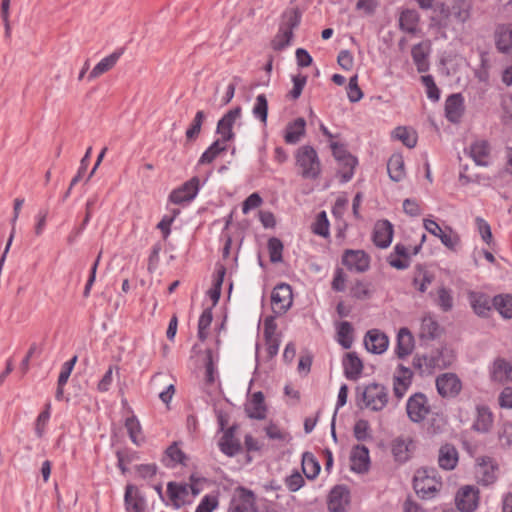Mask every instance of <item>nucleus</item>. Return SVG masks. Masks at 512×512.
<instances>
[{
	"label": "nucleus",
	"instance_id": "1",
	"mask_svg": "<svg viewBox=\"0 0 512 512\" xmlns=\"http://www.w3.org/2000/svg\"><path fill=\"white\" fill-rule=\"evenodd\" d=\"M441 487V477L435 468L421 467L416 470L413 477V488L420 498H433Z\"/></svg>",
	"mask_w": 512,
	"mask_h": 512
},
{
	"label": "nucleus",
	"instance_id": "2",
	"mask_svg": "<svg viewBox=\"0 0 512 512\" xmlns=\"http://www.w3.org/2000/svg\"><path fill=\"white\" fill-rule=\"evenodd\" d=\"M296 164L301 168V176L305 179H316L321 172V164L317 152L312 146L305 145L296 152Z\"/></svg>",
	"mask_w": 512,
	"mask_h": 512
},
{
	"label": "nucleus",
	"instance_id": "3",
	"mask_svg": "<svg viewBox=\"0 0 512 512\" xmlns=\"http://www.w3.org/2000/svg\"><path fill=\"white\" fill-rule=\"evenodd\" d=\"M364 407L372 411H382L388 403V390L379 383L367 385L362 392Z\"/></svg>",
	"mask_w": 512,
	"mask_h": 512
},
{
	"label": "nucleus",
	"instance_id": "4",
	"mask_svg": "<svg viewBox=\"0 0 512 512\" xmlns=\"http://www.w3.org/2000/svg\"><path fill=\"white\" fill-rule=\"evenodd\" d=\"M333 156L342 165L340 170L341 182L346 183L350 181L354 175V169L358 163L357 158L351 155L344 147L338 142H331Z\"/></svg>",
	"mask_w": 512,
	"mask_h": 512
},
{
	"label": "nucleus",
	"instance_id": "5",
	"mask_svg": "<svg viewBox=\"0 0 512 512\" xmlns=\"http://www.w3.org/2000/svg\"><path fill=\"white\" fill-rule=\"evenodd\" d=\"M406 411L412 422H422L430 413V406L426 395L418 392L410 396L407 400Z\"/></svg>",
	"mask_w": 512,
	"mask_h": 512
},
{
	"label": "nucleus",
	"instance_id": "6",
	"mask_svg": "<svg viewBox=\"0 0 512 512\" xmlns=\"http://www.w3.org/2000/svg\"><path fill=\"white\" fill-rule=\"evenodd\" d=\"M293 302L292 289L286 283L276 285L271 293V306L274 313L281 315L291 307Z\"/></svg>",
	"mask_w": 512,
	"mask_h": 512
},
{
	"label": "nucleus",
	"instance_id": "7",
	"mask_svg": "<svg viewBox=\"0 0 512 512\" xmlns=\"http://www.w3.org/2000/svg\"><path fill=\"white\" fill-rule=\"evenodd\" d=\"M454 358L452 350L446 347L436 349L424 357L426 371L432 373L435 369H446L453 363Z\"/></svg>",
	"mask_w": 512,
	"mask_h": 512
},
{
	"label": "nucleus",
	"instance_id": "8",
	"mask_svg": "<svg viewBox=\"0 0 512 512\" xmlns=\"http://www.w3.org/2000/svg\"><path fill=\"white\" fill-rule=\"evenodd\" d=\"M199 188L200 179L197 176H194L183 183L180 187L174 189L169 195V200L174 204L190 202L196 197Z\"/></svg>",
	"mask_w": 512,
	"mask_h": 512
},
{
	"label": "nucleus",
	"instance_id": "9",
	"mask_svg": "<svg viewBox=\"0 0 512 512\" xmlns=\"http://www.w3.org/2000/svg\"><path fill=\"white\" fill-rule=\"evenodd\" d=\"M342 264L351 271L363 273L370 267V256L363 250L347 249L343 253Z\"/></svg>",
	"mask_w": 512,
	"mask_h": 512
},
{
	"label": "nucleus",
	"instance_id": "10",
	"mask_svg": "<svg viewBox=\"0 0 512 512\" xmlns=\"http://www.w3.org/2000/svg\"><path fill=\"white\" fill-rule=\"evenodd\" d=\"M242 109L240 106H237L231 110H229L224 116L218 121L216 132L221 135V139L223 142L232 141L235 138V133L233 132V126L237 119L241 117Z\"/></svg>",
	"mask_w": 512,
	"mask_h": 512
},
{
	"label": "nucleus",
	"instance_id": "11",
	"mask_svg": "<svg viewBox=\"0 0 512 512\" xmlns=\"http://www.w3.org/2000/svg\"><path fill=\"white\" fill-rule=\"evenodd\" d=\"M461 387V381L454 373H444L436 378V388L442 397L457 396Z\"/></svg>",
	"mask_w": 512,
	"mask_h": 512
},
{
	"label": "nucleus",
	"instance_id": "12",
	"mask_svg": "<svg viewBox=\"0 0 512 512\" xmlns=\"http://www.w3.org/2000/svg\"><path fill=\"white\" fill-rule=\"evenodd\" d=\"M479 490L472 486L461 488L456 495V506L462 512H472L478 507Z\"/></svg>",
	"mask_w": 512,
	"mask_h": 512
},
{
	"label": "nucleus",
	"instance_id": "13",
	"mask_svg": "<svg viewBox=\"0 0 512 512\" xmlns=\"http://www.w3.org/2000/svg\"><path fill=\"white\" fill-rule=\"evenodd\" d=\"M364 345L369 352L373 354H382L388 348L389 338L379 329H371L364 337Z\"/></svg>",
	"mask_w": 512,
	"mask_h": 512
},
{
	"label": "nucleus",
	"instance_id": "14",
	"mask_svg": "<svg viewBox=\"0 0 512 512\" xmlns=\"http://www.w3.org/2000/svg\"><path fill=\"white\" fill-rule=\"evenodd\" d=\"M124 504L126 512H143L146 500L135 485L128 484L125 487Z\"/></svg>",
	"mask_w": 512,
	"mask_h": 512
},
{
	"label": "nucleus",
	"instance_id": "15",
	"mask_svg": "<svg viewBox=\"0 0 512 512\" xmlns=\"http://www.w3.org/2000/svg\"><path fill=\"white\" fill-rule=\"evenodd\" d=\"M167 494L176 509L190 503L186 500L189 495V484L170 481L167 484Z\"/></svg>",
	"mask_w": 512,
	"mask_h": 512
},
{
	"label": "nucleus",
	"instance_id": "16",
	"mask_svg": "<svg viewBox=\"0 0 512 512\" xmlns=\"http://www.w3.org/2000/svg\"><path fill=\"white\" fill-rule=\"evenodd\" d=\"M464 113V98L460 93L448 96L445 101V115L451 123H458Z\"/></svg>",
	"mask_w": 512,
	"mask_h": 512
},
{
	"label": "nucleus",
	"instance_id": "17",
	"mask_svg": "<svg viewBox=\"0 0 512 512\" xmlns=\"http://www.w3.org/2000/svg\"><path fill=\"white\" fill-rule=\"evenodd\" d=\"M393 225L388 220H380L375 224L373 242L379 248H387L392 241Z\"/></svg>",
	"mask_w": 512,
	"mask_h": 512
},
{
	"label": "nucleus",
	"instance_id": "18",
	"mask_svg": "<svg viewBox=\"0 0 512 512\" xmlns=\"http://www.w3.org/2000/svg\"><path fill=\"white\" fill-rule=\"evenodd\" d=\"M245 412L251 419L263 420L266 418L267 407L264 401V394L261 391L255 392L250 401L245 405Z\"/></svg>",
	"mask_w": 512,
	"mask_h": 512
},
{
	"label": "nucleus",
	"instance_id": "19",
	"mask_svg": "<svg viewBox=\"0 0 512 512\" xmlns=\"http://www.w3.org/2000/svg\"><path fill=\"white\" fill-rule=\"evenodd\" d=\"M344 375L349 380H357L363 370V362L356 352H347L342 360Z\"/></svg>",
	"mask_w": 512,
	"mask_h": 512
},
{
	"label": "nucleus",
	"instance_id": "20",
	"mask_svg": "<svg viewBox=\"0 0 512 512\" xmlns=\"http://www.w3.org/2000/svg\"><path fill=\"white\" fill-rule=\"evenodd\" d=\"M414 349V337L406 327L400 328L397 334V344L395 354L398 358L404 359L412 353Z\"/></svg>",
	"mask_w": 512,
	"mask_h": 512
},
{
	"label": "nucleus",
	"instance_id": "21",
	"mask_svg": "<svg viewBox=\"0 0 512 512\" xmlns=\"http://www.w3.org/2000/svg\"><path fill=\"white\" fill-rule=\"evenodd\" d=\"M458 463V451L453 444L446 443L442 445L438 453L439 467L450 471L453 470Z\"/></svg>",
	"mask_w": 512,
	"mask_h": 512
},
{
	"label": "nucleus",
	"instance_id": "22",
	"mask_svg": "<svg viewBox=\"0 0 512 512\" xmlns=\"http://www.w3.org/2000/svg\"><path fill=\"white\" fill-rule=\"evenodd\" d=\"M302 19V11L298 7L288 8L281 15L279 28L293 36V31L296 29Z\"/></svg>",
	"mask_w": 512,
	"mask_h": 512
},
{
	"label": "nucleus",
	"instance_id": "23",
	"mask_svg": "<svg viewBox=\"0 0 512 512\" xmlns=\"http://www.w3.org/2000/svg\"><path fill=\"white\" fill-rule=\"evenodd\" d=\"M468 298L475 314L479 317H488L493 307L488 295L481 292H470Z\"/></svg>",
	"mask_w": 512,
	"mask_h": 512
},
{
	"label": "nucleus",
	"instance_id": "24",
	"mask_svg": "<svg viewBox=\"0 0 512 512\" xmlns=\"http://www.w3.org/2000/svg\"><path fill=\"white\" fill-rule=\"evenodd\" d=\"M351 469L358 473H364L369 469V450L364 445H357L351 453Z\"/></svg>",
	"mask_w": 512,
	"mask_h": 512
},
{
	"label": "nucleus",
	"instance_id": "25",
	"mask_svg": "<svg viewBox=\"0 0 512 512\" xmlns=\"http://www.w3.org/2000/svg\"><path fill=\"white\" fill-rule=\"evenodd\" d=\"M491 379L498 383L512 381V365L503 358H497L491 369Z\"/></svg>",
	"mask_w": 512,
	"mask_h": 512
},
{
	"label": "nucleus",
	"instance_id": "26",
	"mask_svg": "<svg viewBox=\"0 0 512 512\" xmlns=\"http://www.w3.org/2000/svg\"><path fill=\"white\" fill-rule=\"evenodd\" d=\"M472 8V0H454L450 9V15L457 22L464 24L471 17Z\"/></svg>",
	"mask_w": 512,
	"mask_h": 512
},
{
	"label": "nucleus",
	"instance_id": "27",
	"mask_svg": "<svg viewBox=\"0 0 512 512\" xmlns=\"http://www.w3.org/2000/svg\"><path fill=\"white\" fill-rule=\"evenodd\" d=\"M420 15L416 10L406 9L401 12L399 17V28L403 32L409 34H416L418 31V24Z\"/></svg>",
	"mask_w": 512,
	"mask_h": 512
},
{
	"label": "nucleus",
	"instance_id": "28",
	"mask_svg": "<svg viewBox=\"0 0 512 512\" xmlns=\"http://www.w3.org/2000/svg\"><path fill=\"white\" fill-rule=\"evenodd\" d=\"M493 425V414L487 406L477 407V416L472 429L479 433H487Z\"/></svg>",
	"mask_w": 512,
	"mask_h": 512
},
{
	"label": "nucleus",
	"instance_id": "29",
	"mask_svg": "<svg viewBox=\"0 0 512 512\" xmlns=\"http://www.w3.org/2000/svg\"><path fill=\"white\" fill-rule=\"evenodd\" d=\"M306 121L304 118L299 117L293 122L288 123L284 135V140L287 144H296L300 141L301 137L305 134Z\"/></svg>",
	"mask_w": 512,
	"mask_h": 512
},
{
	"label": "nucleus",
	"instance_id": "30",
	"mask_svg": "<svg viewBox=\"0 0 512 512\" xmlns=\"http://www.w3.org/2000/svg\"><path fill=\"white\" fill-rule=\"evenodd\" d=\"M387 261L393 268L407 269L410 266L408 249L403 244H397L394 247V253L389 255Z\"/></svg>",
	"mask_w": 512,
	"mask_h": 512
},
{
	"label": "nucleus",
	"instance_id": "31",
	"mask_svg": "<svg viewBox=\"0 0 512 512\" xmlns=\"http://www.w3.org/2000/svg\"><path fill=\"white\" fill-rule=\"evenodd\" d=\"M496 48L501 53H507L512 49V26L503 25L495 32Z\"/></svg>",
	"mask_w": 512,
	"mask_h": 512
},
{
	"label": "nucleus",
	"instance_id": "32",
	"mask_svg": "<svg viewBox=\"0 0 512 512\" xmlns=\"http://www.w3.org/2000/svg\"><path fill=\"white\" fill-rule=\"evenodd\" d=\"M489 154L490 145L487 140H477L470 146V156L477 165L486 166Z\"/></svg>",
	"mask_w": 512,
	"mask_h": 512
},
{
	"label": "nucleus",
	"instance_id": "33",
	"mask_svg": "<svg viewBox=\"0 0 512 512\" xmlns=\"http://www.w3.org/2000/svg\"><path fill=\"white\" fill-rule=\"evenodd\" d=\"M122 55L121 50H117L110 54L109 56L103 58L90 72L88 79L92 80L100 75L106 73L107 71L111 70L119 60L120 56Z\"/></svg>",
	"mask_w": 512,
	"mask_h": 512
},
{
	"label": "nucleus",
	"instance_id": "34",
	"mask_svg": "<svg viewBox=\"0 0 512 512\" xmlns=\"http://www.w3.org/2000/svg\"><path fill=\"white\" fill-rule=\"evenodd\" d=\"M387 171L391 180L401 181L405 176L404 160L402 155L393 154L387 162Z\"/></svg>",
	"mask_w": 512,
	"mask_h": 512
},
{
	"label": "nucleus",
	"instance_id": "35",
	"mask_svg": "<svg viewBox=\"0 0 512 512\" xmlns=\"http://www.w3.org/2000/svg\"><path fill=\"white\" fill-rule=\"evenodd\" d=\"M492 305L503 318H505V319L512 318V295L511 294L496 295L492 300Z\"/></svg>",
	"mask_w": 512,
	"mask_h": 512
},
{
	"label": "nucleus",
	"instance_id": "36",
	"mask_svg": "<svg viewBox=\"0 0 512 512\" xmlns=\"http://www.w3.org/2000/svg\"><path fill=\"white\" fill-rule=\"evenodd\" d=\"M412 59L417 67L419 73L428 71L429 63L427 61L428 53L422 43H418L412 47Z\"/></svg>",
	"mask_w": 512,
	"mask_h": 512
},
{
	"label": "nucleus",
	"instance_id": "37",
	"mask_svg": "<svg viewBox=\"0 0 512 512\" xmlns=\"http://www.w3.org/2000/svg\"><path fill=\"white\" fill-rule=\"evenodd\" d=\"M225 143L226 142H223L220 139L214 141L201 155L198 164L203 165L212 163L219 154L227 150Z\"/></svg>",
	"mask_w": 512,
	"mask_h": 512
},
{
	"label": "nucleus",
	"instance_id": "38",
	"mask_svg": "<svg viewBox=\"0 0 512 512\" xmlns=\"http://www.w3.org/2000/svg\"><path fill=\"white\" fill-rule=\"evenodd\" d=\"M440 335V326L431 316L422 319L420 337L422 339L433 340Z\"/></svg>",
	"mask_w": 512,
	"mask_h": 512
},
{
	"label": "nucleus",
	"instance_id": "39",
	"mask_svg": "<svg viewBox=\"0 0 512 512\" xmlns=\"http://www.w3.org/2000/svg\"><path fill=\"white\" fill-rule=\"evenodd\" d=\"M302 470L308 479H314L320 472V464L314 455L310 452H305L302 456Z\"/></svg>",
	"mask_w": 512,
	"mask_h": 512
},
{
	"label": "nucleus",
	"instance_id": "40",
	"mask_svg": "<svg viewBox=\"0 0 512 512\" xmlns=\"http://www.w3.org/2000/svg\"><path fill=\"white\" fill-rule=\"evenodd\" d=\"M353 327L350 322L343 321L340 323L338 330H337V336H338V342L344 349H349L352 346L353 343Z\"/></svg>",
	"mask_w": 512,
	"mask_h": 512
},
{
	"label": "nucleus",
	"instance_id": "41",
	"mask_svg": "<svg viewBox=\"0 0 512 512\" xmlns=\"http://www.w3.org/2000/svg\"><path fill=\"white\" fill-rule=\"evenodd\" d=\"M226 274V268L223 265H220L216 271V276L214 278L213 286L209 289L208 295L213 301V305L217 304L221 295V287L224 280V276Z\"/></svg>",
	"mask_w": 512,
	"mask_h": 512
},
{
	"label": "nucleus",
	"instance_id": "42",
	"mask_svg": "<svg viewBox=\"0 0 512 512\" xmlns=\"http://www.w3.org/2000/svg\"><path fill=\"white\" fill-rule=\"evenodd\" d=\"M394 138L400 140L406 147L413 148L417 144V135L406 127L399 126L393 131Z\"/></svg>",
	"mask_w": 512,
	"mask_h": 512
},
{
	"label": "nucleus",
	"instance_id": "43",
	"mask_svg": "<svg viewBox=\"0 0 512 512\" xmlns=\"http://www.w3.org/2000/svg\"><path fill=\"white\" fill-rule=\"evenodd\" d=\"M233 512H256L255 497L252 491L243 489L241 501L235 505Z\"/></svg>",
	"mask_w": 512,
	"mask_h": 512
},
{
	"label": "nucleus",
	"instance_id": "44",
	"mask_svg": "<svg viewBox=\"0 0 512 512\" xmlns=\"http://www.w3.org/2000/svg\"><path fill=\"white\" fill-rule=\"evenodd\" d=\"M267 247H268V251H269L270 261L272 263L282 262V260H283L282 254H283V249H284V245H283L282 241L277 237H271L268 240Z\"/></svg>",
	"mask_w": 512,
	"mask_h": 512
},
{
	"label": "nucleus",
	"instance_id": "45",
	"mask_svg": "<svg viewBox=\"0 0 512 512\" xmlns=\"http://www.w3.org/2000/svg\"><path fill=\"white\" fill-rule=\"evenodd\" d=\"M205 117L206 115L202 110L196 113L190 127L186 130L185 133L187 141H194L195 139L198 138Z\"/></svg>",
	"mask_w": 512,
	"mask_h": 512
},
{
	"label": "nucleus",
	"instance_id": "46",
	"mask_svg": "<svg viewBox=\"0 0 512 512\" xmlns=\"http://www.w3.org/2000/svg\"><path fill=\"white\" fill-rule=\"evenodd\" d=\"M253 115L262 123L266 124L268 116V102L264 94L256 97V103L253 107Z\"/></svg>",
	"mask_w": 512,
	"mask_h": 512
},
{
	"label": "nucleus",
	"instance_id": "47",
	"mask_svg": "<svg viewBox=\"0 0 512 512\" xmlns=\"http://www.w3.org/2000/svg\"><path fill=\"white\" fill-rule=\"evenodd\" d=\"M125 427L127 429L131 441L136 445H140L141 439L139 438V436L141 434V425L137 420L136 416L132 415L131 417H128L125 421Z\"/></svg>",
	"mask_w": 512,
	"mask_h": 512
},
{
	"label": "nucleus",
	"instance_id": "48",
	"mask_svg": "<svg viewBox=\"0 0 512 512\" xmlns=\"http://www.w3.org/2000/svg\"><path fill=\"white\" fill-rule=\"evenodd\" d=\"M213 319L212 309H205L200 315L198 321V338L200 341H204L207 338V329L210 327Z\"/></svg>",
	"mask_w": 512,
	"mask_h": 512
},
{
	"label": "nucleus",
	"instance_id": "49",
	"mask_svg": "<svg viewBox=\"0 0 512 512\" xmlns=\"http://www.w3.org/2000/svg\"><path fill=\"white\" fill-rule=\"evenodd\" d=\"M312 231L316 235L322 237H327L329 235V221L325 211H322L317 215Z\"/></svg>",
	"mask_w": 512,
	"mask_h": 512
},
{
	"label": "nucleus",
	"instance_id": "50",
	"mask_svg": "<svg viewBox=\"0 0 512 512\" xmlns=\"http://www.w3.org/2000/svg\"><path fill=\"white\" fill-rule=\"evenodd\" d=\"M219 448L225 455L233 457L241 451V444L237 439H220Z\"/></svg>",
	"mask_w": 512,
	"mask_h": 512
},
{
	"label": "nucleus",
	"instance_id": "51",
	"mask_svg": "<svg viewBox=\"0 0 512 512\" xmlns=\"http://www.w3.org/2000/svg\"><path fill=\"white\" fill-rule=\"evenodd\" d=\"M293 36L289 33L278 29L277 34L271 41V47L275 51H281L290 45Z\"/></svg>",
	"mask_w": 512,
	"mask_h": 512
},
{
	"label": "nucleus",
	"instance_id": "52",
	"mask_svg": "<svg viewBox=\"0 0 512 512\" xmlns=\"http://www.w3.org/2000/svg\"><path fill=\"white\" fill-rule=\"evenodd\" d=\"M421 82L426 87L427 97L432 101H438L440 98V90L435 84L433 76L424 75L421 77Z\"/></svg>",
	"mask_w": 512,
	"mask_h": 512
},
{
	"label": "nucleus",
	"instance_id": "53",
	"mask_svg": "<svg viewBox=\"0 0 512 512\" xmlns=\"http://www.w3.org/2000/svg\"><path fill=\"white\" fill-rule=\"evenodd\" d=\"M347 95L349 101L352 103H356L360 101L363 97V92L358 85V76L354 75L349 79L348 87H347Z\"/></svg>",
	"mask_w": 512,
	"mask_h": 512
},
{
	"label": "nucleus",
	"instance_id": "54",
	"mask_svg": "<svg viewBox=\"0 0 512 512\" xmlns=\"http://www.w3.org/2000/svg\"><path fill=\"white\" fill-rule=\"evenodd\" d=\"M50 408L51 404L47 403L45 409L39 414V416L36 419L35 433L39 438H41L44 435L46 424L48 423L50 418Z\"/></svg>",
	"mask_w": 512,
	"mask_h": 512
},
{
	"label": "nucleus",
	"instance_id": "55",
	"mask_svg": "<svg viewBox=\"0 0 512 512\" xmlns=\"http://www.w3.org/2000/svg\"><path fill=\"white\" fill-rule=\"evenodd\" d=\"M392 453L397 461L404 462L408 456V446L403 439H396L392 444Z\"/></svg>",
	"mask_w": 512,
	"mask_h": 512
},
{
	"label": "nucleus",
	"instance_id": "56",
	"mask_svg": "<svg viewBox=\"0 0 512 512\" xmlns=\"http://www.w3.org/2000/svg\"><path fill=\"white\" fill-rule=\"evenodd\" d=\"M438 305L444 312H448L453 307V298L451 291L445 287L438 289Z\"/></svg>",
	"mask_w": 512,
	"mask_h": 512
},
{
	"label": "nucleus",
	"instance_id": "57",
	"mask_svg": "<svg viewBox=\"0 0 512 512\" xmlns=\"http://www.w3.org/2000/svg\"><path fill=\"white\" fill-rule=\"evenodd\" d=\"M475 222H476V225H477V228H478V232H479L482 240L486 244L490 245L492 243V240H493L490 225L488 224V222L486 220H484L481 217H477L475 219Z\"/></svg>",
	"mask_w": 512,
	"mask_h": 512
},
{
	"label": "nucleus",
	"instance_id": "58",
	"mask_svg": "<svg viewBox=\"0 0 512 512\" xmlns=\"http://www.w3.org/2000/svg\"><path fill=\"white\" fill-rule=\"evenodd\" d=\"M293 88L289 92V95L292 99L296 100L301 96V93L306 85L307 76L305 75H296L292 78Z\"/></svg>",
	"mask_w": 512,
	"mask_h": 512
},
{
	"label": "nucleus",
	"instance_id": "59",
	"mask_svg": "<svg viewBox=\"0 0 512 512\" xmlns=\"http://www.w3.org/2000/svg\"><path fill=\"white\" fill-rule=\"evenodd\" d=\"M449 233L442 232L439 234V237L442 244L445 245L447 248L454 250L455 247L459 244L460 238L459 236L453 232L451 228H448Z\"/></svg>",
	"mask_w": 512,
	"mask_h": 512
},
{
	"label": "nucleus",
	"instance_id": "60",
	"mask_svg": "<svg viewBox=\"0 0 512 512\" xmlns=\"http://www.w3.org/2000/svg\"><path fill=\"white\" fill-rule=\"evenodd\" d=\"M166 455L175 463L185 464L186 455L178 448L177 443H172L165 451Z\"/></svg>",
	"mask_w": 512,
	"mask_h": 512
},
{
	"label": "nucleus",
	"instance_id": "61",
	"mask_svg": "<svg viewBox=\"0 0 512 512\" xmlns=\"http://www.w3.org/2000/svg\"><path fill=\"white\" fill-rule=\"evenodd\" d=\"M368 285L362 281H357L351 288V295L356 299H367L370 297Z\"/></svg>",
	"mask_w": 512,
	"mask_h": 512
},
{
	"label": "nucleus",
	"instance_id": "62",
	"mask_svg": "<svg viewBox=\"0 0 512 512\" xmlns=\"http://www.w3.org/2000/svg\"><path fill=\"white\" fill-rule=\"evenodd\" d=\"M263 200L258 193H252L243 202L242 211L247 214L251 209L258 208L262 204Z\"/></svg>",
	"mask_w": 512,
	"mask_h": 512
},
{
	"label": "nucleus",
	"instance_id": "63",
	"mask_svg": "<svg viewBox=\"0 0 512 512\" xmlns=\"http://www.w3.org/2000/svg\"><path fill=\"white\" fill-rule=\"evenodd\" d=\"M369 423L366 420H358L354 425V436L358 441H364L368 438Z\"/></svg>",
	"mask_w": 512,
	"mask_h": 512
},
{
	"label": "nucleus",
	"instance_id": "64",
	"mask_svg": "<svg viewBox=\"0 0 512 512\" xmlns=\"http://www.w3.org/2000/svg\"><path fill=\"white\" fill-rule=\"evenodd\" d=\"M304 483L305 481L299 472H295L285 479L286 486L292 492L298 491Z\"/></svg>",
	"mask_w": 512,
	"mask_h": 512
}]
</instances>
